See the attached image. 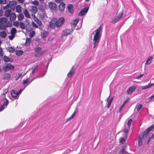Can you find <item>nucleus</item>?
<instances>
[{
  "mask_svg": "<svg viewBox=\"0 0 154 154\" xmlns=\"http://www.w3.org/2000/svg\"><path fill=\"white\" fill-rule=\"evenodd\" d=\"M16 5V2L15 1H11L9 3L10 7L12 10L14 9Z\"/></svg>",
  "mask_w": 154,
  "mask_h": 154,
  "instance_id": "a211bd4d",
  "label": "nucleus"
},
{
  "mask_svg": "<svg viewBox=\"0 0 154 154\" xmlns=\"http://www.w3.org/2000/svg\"><path fill=\"white\" fill-rule=\"evenodd\" d=\"M29 81V78H27L26 80H23V84L24 85L28 83Z\"/></svg>",
  "mask_w": 154,
  "mask_h": 154,
  "instance_id": "3c124183",
  "label": "nucleus"
},
{
  "mask_svg": "<svg viewBox=\"0 0 154 154\" xmlns=\"http://www.w3.org/2000/svg\"><path fill=\"white\" fill-rule=\"evenodd\" d=\"M68 9L69 12L72 13L73 12V6L72 4H69L68 6Z\"/></svg>",
  "mask_w": 154,
  "mask_h": 154,
  "instance_id": "cd10ccee",
  "label": "nucleus"
},
{
  "mask_svg": "<svg viewBox=\"0 0 154 154\" xmlns=\"http://www.w3.org/2000/svg\"><path fill=\"white\" fill-rule=\"evenodd\" d=\"M0 3L1 4H5L6 3V0H0Z\"/></svg>",
  "mask_w": 154,
  "mask_h": 154,
  "instance_id": "e2e57ef3",
  "label": "nucleus"
},
{
  "mask_svg": "<svg viewBox=\"0 0 154 154\" xmlns=\"http://www.w3.org/2000/svg\"><path fill=\"white\" fill-rule=\"evenodd\" d=\"M8 92L7 89H5L4 90L3 94L4 95L5 94Z\"/></svg>",
  "mask_w": 154,
  "mask_h": 154,
  "instance_id": "774afa93",
  "label": "nucleus"
},
{
  "mask_svg": "<svg viewBox=\"0 0 154 154\" xmlns=\"http://www.w3.org/2000/svg\"><path fill=\"white\" fill-rule=\"evenodd\" d=\"M125 139L123 137H121L120 138L119 141L121 143L124 144V142H125Z\"/></svg>",
  "mask_w": 154,
  "mask_h": 154,
  "instance_id": "de8ad7c7",
  "label": "nucleus"
},
{
  "mask_svg": "<svg viewBox=\"0 0 154 154\" xmlns=\"http://www.w3.org/2000/svg\"><path fill=\"white\" fill-rule=\"evenodd\" d=\"M35 71L34 70L32 69V72L30 74V77H32L33 76V75L35 73Z\"/></svg>",
  "mask_w": 154,
  "mask_h": 154,
  "instance_id": "052dcab7",
  "label": "nucleus"
},
{
  "mask_svg": "<svg viewBox=\"0 0 154 154\" xmlns=\"http://www.w3.org/2000/svg\"><path fill=\"white\" fill-rule=\"evenodd\" d=\"M142 138L141 137H139L138 139V144L139 146H140L142 144Z\"/></svg>",
  "mask_w": 154,
  "mask_h": 154,
  "instance_id": "58836bf2",
  "label": "nucleus"
},
{
  "mask_svg": "<svg viewBox=\"0 0 154 154\" xmlns=\"http://www.w3.org/2000/svg\"><path fill=\"white\" fill-rule=\"evenodd\" d=\"M3 55V51L1 47H0V56L2 57Z\"/></svg>",
  "mask_w": 154,
  "mask_h": 154,
  "instance_id": "6e6d98bb",
  "label": "nucleus"
},
{
  "mask_svg": "<svg viewBox=\"0 0 154 154\" xmlns=\"http://www.w3.org/2000/svg\"><path fill=\"white\" fill-rule=\"evenodd\" d=\"M110 95H109V97L107 98V102L108 103L107 106L108 108H109V107L113 99L112 97L110 99Z\"/></svg>",
  "mask_w": 154,
  "mask_h": 154,
  "instance_id": "6ab92c4d",
  "label": "nucleus"
},
{
  "mask_svg": "<svg viewBox=\"0 0 154 154\" xmlns=\"http://www.w3.org/2000/svg\"><path fill=\"white\" fill-rule=\"evenodd\" d=\"M8 51L11 53H13L14 51V48L12 47H9L8 48Z\"/></svg>",
  "mask_w": 154,
  "mask_h": 154,
  "instance_id": "a18cd8bd",
  "label": "nucleus"
},
{
  "mask_svg": "<svg viewBox=\"0 0 154 154\" xmlns=\"http://www.w3.org/2000/svg\"><path fill=\"white\" fill-rule=\"evenodd\" d=\"M47 68H46L45 69V73L44 74H41V75H38V76H37L36 77L34 78L30 82H32L33 80H34V79H36V78H41V77H43L45 75V73H46V72H47Z\"/></svg>",
  "mask_w": 154,
  "mask_h": 154,
  "instance_id": "393cba45",
  "label": "nucleus"
},
{
  "mask_svg": "<svg viewBox=\"0 0 154 154\" xmlns=\"http://www.w3.org/2000/svg\"><path fill=\"white\" fill-rule=\"evenodd\" d=\"M23 13L26 17L28 18H30V15L27 9H25L23 11Z\"/></svg>",
  "mask_w": 154,
  "mask_h": 154,
  "instance_id": "412c9836",
  "label": "nucleus"
},
{
  "mask_svg": "<svg viewBox=\"0 0 154 154\" xmlns=\"http://www.w3.org/2000/svg\"><path fill=\"white\" fill-rule=\"evenodd\" d=\"M23 76V75H22V73H17L16 76L14 77L15 81H17L20 78L22 79Z\"/></svg>",
  "mask_w": 154,
  "mask_h": 154,
  "instance_id": "f3484780",
  "label": "nucleus"
},
{
  "mask_svg": "<svg viewBox=\"0 0 154 154\" xmlns=\"http://www.w3.org/2000/svg\"><path fill=\"white\" fill-rule=\"evenodd\" d=\"M17 32V30L15 28H12L11 31V35H15Z\"/></svg>",
  "mask_w": 154,
  "mask_h": 154,
  "instance_id": "e433bc0d",
  "label": "nucleus"
},
{
  "mask_svg": "<svg viewBox=\"0 0 154 154\" xmlns=\"http://www.w3.org/2000/svg\"><path fill=\"white\" fill-rule=\"evenodd\" d=\"M32 3L36 6H37L38 5L39 3L37 1H34L32 2Z\"/></svg>",
  "mask_w": 154,
  "mask_h": 154,
  "instance_id": "09e8293b",
  "label": "nucleus"
},
{
  "mask_svg": "<svg viewBox=\"0 0 154 154\" xmlns=\"http://www.w3.org/2000/svg\"><path fill=\"white\" fill-rule=\"evenodd\" d=\"M19 23L18 21H15L13 23V25L14 26L18 27L19 26Z\"/></svg>",
  "mask_w": 154,
  "mask_h": 154,
  "instance_id": "8fccbe9b",
  "label": "nucleus"
},
{
  "mask_svg": "<svg viewBox=\"0 0 154 154\" xmlns=\"http://www.w3.org/2000/svg\"><path fill=\"white\" fill-rule=\"evenodd\" d=\"M143 106L141 104H139L137 107V111H139L142 108Z\"/></svg>",
  "mask_w": 154,
  "mask_h": 154,
  "instance_id": "a19ab883",
  "label": "nucleus"
},
{
  "mask_svg": "<svg viewBox=\"0 0 154 154\" xmlns=\"http://www.w3.org/2000/svg\"><path fill=\"white\" fill-rule=\"evenodd\" d=\"M75 112H74L73 113L71 116L69 118V119H72L74 116L75 114Z\"/></svg>",
  "mask_w": 154,
  "mask_h": 154,
  "instance_id": "69168bd1",
  "label": "nucleus"
},
{
  "mask_svg": "<svg viewBox=\"0 0 154 154\" xmlns=\"http://www.w3.org/2000/svg\"><path fill=\"white\" fill-rule=\"evenodd\" d=\"M38 65L36 64L33 66L32 69L35 71H37L38 70Z\"/></svg>",
  "mask_w": 154,
  "mask_h": 154,
  "instance_id": "c03bdc74",
  "label": "nucleus"
},
{
  "mask_svg": "<svg viewBox=\"0 0 154 154\" xmlns=\"http://www.w3.org/2000/svg\"><path fill=\"white\" fill-rule=\"evenodd\" d=\"M123 14V13L122 12L120 14L118 15L117 17H114L112 20V22L115 24L119 20H120Z\"/></svg>",
  "mask_w": 154,
  "mask_h": 154,
  "instance_id": "9b49d317",
  "label": "nucleus"
},
{
  "mask_svg": "<svg viewBox=\"0 0 154 154\" xmlns=\"http://www.w3.org/2000/svg\"><path fill=\"white\" fill-rule=\"evenodd\" d=\"M147 99L149 100V101L154 100V94L152 96L149 97Z\"/></svg>",
  "mask_w": 154,
  "mask_h": 154,
  "instance_id": "49530a36",
  "label": "nucleus"
},
{
  "mask_svg": "<svg viewBox=\"0 0 154 154\" xmlns=\"http://www.w3.org/2000/svg\"><path fill=\"white\" fill-rule=\"evenodd\" d=\"M15 35H12L9 36V38L10 40H12L14 37Z\"/></svg>",
  "mask_w": 154,
  "mask_h": 154,
  "instance_id": "680f3d73",
  "label": "nucleus"
},
{
  "mask_svg": "<svg viewBox=\"0 0 154 154\" xmlns=\"http://www.w3.org/2000/svg\"><path fill=\"white\" fill-rule=\"evenodd\" d=\"M79 21V20L78 19H74L71 23L72 26L75 27L78 23Z\"/></svg>",
  "mask_w": 154,
  "mask_h": 154,
  "instance_id": "bb28decb",
  "label": "nucleus"
},
{
  "mask_svg": "<svg viewBox=\"0 0 154 154\" xmlns=\"http://www.w3.org/2000/svg\"><path fill=\"white\" fill-rule=\"evenodd\" d=\"M153 59V58L152 57H149L147 59L145 64L146 65H149L150 64L152 60Z\"/></svg>",
  "mask_w": 154,
  "mask_h": 154,
  "instance_id": "5701e85b",
  "label": "nucleus"
},
{
  "mask_svg": "<svg viewBox=\"0 0 154 154\" xmlns=\"http://www.w3.org/2000/svg\"><path fill=\"white\" fill-rule=\"evenodd\" d=\"M38 17L41 20L46 19L47 17L46 12L44 11H39L38 13Z\"/></svg>",
  "mask_w": 154,
  "mask_h": 154,
  "instance_id": "39448f33",
  "label": "nucleus"
},
{
  "mask_svg": "<svg viewBox=\"0 0 154 154\" xmlns=\"http://www.w3.org/2000/svg\"><path fill=\"white\" fill-rule=\"evenodd\" d=\"M42 48L38 46H37L35 48V52L37 53L35 55V57H40L43 55L44 52L42 51Z\"/></svg>",
  "mask_w": 154,
  "mask_h": 154,
  "instance_id": "7ed1b4c3",
  "label": "nucleus"
},
{
  "mask_svg": "<svg viewBox=\"0 0 154 154\" xmlns=\"http://www.w3.org/2000/svg\"><path fill=\"white\" fill-rule=\"evenodd\" d=\"M127 145H125L122 148V149L120 151L119 154H124L126 152L125 149L127 147Z\"/></svg>",
  "mask_w": 154,
  "mask_h": 154,
  "instance_id": "a878e982",
  "label": "nucleus"
},
{
  "mask_svg": "<svg viewBox=\"0 0 154 154\" xmlns=\"http://www.w3.org/2000/svg\"><path fill=\"white\" fill-rule=\"evenodd\" d=\"M10 7V5L9 4H8L5 6H4L3 7V8L4 9H6L9 8Z\"/></svg>",
  "mask_w": 154,
  "mask_h": 154,
  "instance_id": "4d7b16f0",
  "label": "nucleus"
},
{
  "mask_svg": "<svg viewBox=\"0 0 154 154\" xmlns=\"http://www.w3.org/2000/svg\"><path fill=\"white\" fill-rule=\"evenodd\" d=\"M154 85V84H149L147 85L143 86L142 87V89H146L149 88L152 85Z\"/></svg>",
  "mask_w": 154,
  "mask_h": 154,
  "instance_id": "c9c22d12",
  "label": "nucleus"
},
{
  "mask_svg": "<svg viewBox=\"0 0 154 154\" xmlns=\"http://www.w3.org/2000/svg\"><path fill=\"white\" fill-rule=\"evenodd\" d=\"M16 11L18 13H20L21 12V7L19 5H17L16 7Z\"/></svg>",
  "mask_w": 154,
  "mask_h": 154,
  "instance_id": "72a5a7b5",
  "label": "nucleus"
},
{
  "mask_svg": "<svg viewBox=\"0 0 154 154\" xmlns=\"http://www.w3.org/2000/svg\"><path fill=\"white\" fill-rule=\"evenodd\" d=\"M14 68V66L12 65L10 63L7 64L6 66H3V69L5 70L8 69H12Z\"/></svg>",
  "mask_w": 154,
  "mask_h": 154,
  "instance_id": "dca6fc26",
  "label": "nucleus"
},
{
  "mask_svg": "<svg viewBox=\"0 0 154 154\" xmlns=\"http://www.w3.org/2000/svg\"><path fill=\"white\" fill-rule=\"evenodd\" d=\"M128 129L129 128H125L123 130L124 132L126 134H127L128 132Z\"/></svg>",
  "mask_w": 154,
  "mask_h": 154,
  "instance_id": "0e129e2a",
  "label": "nucleus"
},
{
  "mask_svg": "<svg viewBox=\"0 0 154 154\" xmlns=\"http://www.w3.org/2000/svg\"><path fill=\"white\" fill-rule=\"evenodd\" d=\"M18 20L20 21L23 20L24 18V16L22 14H20L18 15Z\"/></svg>",
  "mask_w": 154,
  "mask_h": 154,
  "instance_id": "f704fd0d",
  "label": "nucleus"
},
{
  "mask_svg": "<svg viewBox=\"0 0 154 154\" xmlns=\"http://www.w3.org/2000/svg\"><path fill=\"white\" fill-rule=\"evenodd\" d=\"M32 18L38 26H41L42 25V23L41 20L37 18L35 15H34V17H32Z\"/></svg>",
  "mask_w": 154,
  "mask_h": 154,
  "instance_id": "4468645a",
  "label": "nucleus"
},
{
  "mask_svg": "<svg viewBox=\"0 0 154 154\" xmlns=\"http://www.w3.org/2000/svg\"><path fill=\"white\" fill-rule=\"evenodd\" d=\"M23 51L20 50L17 51L16 52V54L17 55L20 56L22 55L23 53Z\"/></svg>",
  "mask_w": 154,
  "mask_h": 154,
  "instance_id": "37998d69",
  "label": "nucleus"
},
{
  "mask_svg": "<svg viewBox=\"0 0 154 154\" xmlns=\"http://www.w3.org/2000/svg\"><path fill=\"white\" fill-rule=\"evenodd\" d=\"M31 41L30 38H26V42L25 43V46H28L31 43Z\"/></svg>",
  "mask_w": 154,
  "mask_h": 154,
  "instance_id": "2f4dec72",
  "label": "nucleus"
},
{
  "mask_svg": "<svg viewBox=\"0 0 154 154\" xmlns=\"http://www.w3.org/2000/svg\"><path fill=\"white\" fill-rule=\"evenodd\" d=\"M48 7L51 10L54 11L56 10L57 9V5L54 2H49L48 4Z\"/></svg>",
  "mask_w": 154,
  "mask_h": 154,
  "instance_id": "9d476101",
  "label": "nucleus"
},
{
  "mask_svg": "<svg viewBox=\"0 0 154 154\" xmlns=\"http://www.w3.org/2000/svg\"><path fill=\"white\" fill-rule=\"evenodd\" d=\"M4 100L5 101L4 102V103L0 108V112L3 110L5 108H6L8 104L9 101L5 98L4 99Z\"/></svg>",
  "mask_w": 154,
  "mask_h": 154,
  "instance_id": "1a4fd4ad",
  "label": "nucleus"
},
{
  "mask_svg": "<svg viewBox=\"0 0 154 154\" xmlns=\"http://www.w3.org/2000/svg\"><path fill=\"white\" fill-rule=\"evenodd\" d=\"M11 21L14 20L16 18V15L14 13H12L9 16Z\"/></svg>",
  "mask_w": 154,
  "mask_h": 154,
  "instance_id": "b1692460",
  "label": "nucleus"
},
{
  "mask_svg": "<svg viewBox=\"0 0 154 154\" xmlns=\"http://www.w3.org/2000/svg\"><path fill=\"white\" fill-rule=\"evenodd\" d=\"M102 28L101 26H100L99 28L97 29L94 32L93 39L92 42V45H94L93 48H95L98 45L101 37L102 32Z\"/></svg>",
  "mask_w": 154,
  "mask_h": 154,
  "instance_id": "f257e3e1",
  "label": "nucleus"
},
{
  "mask_svg": "<svg viewBox=\"0 0 154 154\" xmlns=\"http://www.w3.org/2000/svg\"><path fill=\"white\" fill-rule=\"evenodd\" d=\"M65 7V4L63 2H61L59 6V10L62 11L64 10Z\"/></svg>",
  "mask_w": 154,
  "mask_h": 154,
  "instance_id": "4be33fe9",
  "label": "nucleus"
},
{
  "mask_svg": "<svg viewBox=\"0 0 154 154\" xmlns=\"http://www.w3.org/2000/svg\"><path fill=\"white\" fill-rule=\"evenodd\" d=\"M154 128V124H153L149 127L144 132L143 134V136L141 137L143 139H145L146 138L148 134L150 131H151Z\"/></svg>",
  "mask_w": 154,
  "mask_h": 154,
  "instance_id": "20e7f679",
  "label": "nucleus"
},
{
  "mask_svg": "<svg viewBox=\"0 0 154 154\" xmlns=\"http://www.w3.org/2000/svg\"><path fill=\"white\" fill-rule=\"evenodd\" d=\"M136 89V87L133 85L129 87L127 90V92L128 94H130L134 91Z\"/></svg>",
  "mask_w": 154,
  "mask_h": 154,
  "instance_id": "f8f14e48",
  "label": "nucleus"
},
{
  "mask_svg": "<svg viewBox=\"0 0 154 154\" xmlns=\"http://www.w3.org/2000/svg\"><path fill=\"white\" fill-rule=\"evenodd\" d=\"M132 122V120L131 119H130L128 120V122H127V125H128V128H129Z\"/></svg>",
  "mask_w": 154,
  "mask_h": 154,
  "instance_id": "79ce46f5",
  "label": "nucleus"
},
{
  "mask_svg": "<svg viewBox=\"0 0 154 154\" xmlns=\"http://www.w3.org/2000/svg\"><path fill=\"white\" fill-rule=\"evenodd\" d=\"M88 9L87 8H85L79 13V16H82L85 14L87 12Z\"/></svg>",
  "mask_w": 154,
  "mask_h": 154,
  "instance_id": "2eb2a0df",
  "label": "nucleus"
},
{
  "mask_svg": "<svg viewBox=\"0 0 154 154\" xmlns=\"http://www.w3.org/2000/svg\"><path fill=\"white\" fill-rule=\"evenodd\" d=\"M11 11L10 10H6L5 12V16L7 17H9L11 14Z\"/></svg>",
  "mask_w": 154,
  "mask_h": 154,
  "instance_id": "7c9ffc66",
  "label": "nucleus"
},
{
  "mask_svg": "<svg viewBox=\"0 0 154 154\" xmlns=\"http://www.w3.org/2000/svg\"><path fill=\"white\" fill-rule=\"evenodd\" d=\"M56 20V18H53L49 22L50 28L51 29H54L55 27V24L54 23Z\"/></svg>",
  "mask_w": 154,
  "mask_h": 154,
  "instance_id": "ddd939ff",
  "label": "nucleus"
},
{
  "mask_svg": "<svg viewBox=\"0 0 154 154\" xmlns=\"http://www.w3.org/2000/svg\"><path fill=\"white\" fill-rule=\"evenodd\" d=\"M11 94L12 97L14 98H16L18 95V93L16 91L12 90L11 92Z\"/></svg>",
  "mask_w": 154,
  "mask_h": 154,
  "instance_id": "aec40b11",
  "label": "nucleus"
},
{
  "mask_svg": "<svg viewBox=\"0 0 154 154\" xmlns=\"http://www.w3.org/2000/svg\"><path fill=\"white\" fill-rule=\"evenodd\" d=\"M74 70L73 69V67L67 74V76L69 77H71L74 72Z\"/></svg>",
  "mask_w": 154,
  "mask_h": 154,
  "instance_id": "c756f323",
  "label": "nucleus"
},
{
  "mask_svg": "<svg viewBox=\"0 0 154 154\" xmlns=\"http://www.w3.org/2000/svg\"><path fill=\"white\" fill-rule=\"evenodd\" d=\"M32 25L35 28H37L38 27V25H37V24L34 22H32Z\"/></svg>",
  "mask_w": 154,
  "mask_h": 154,
  "instance_id": "bf43d9fd",
  "label": "nucleus"
},
{
  "mask_svg": "<svg viewBox=\"0 0 154 154\" xmlns=\"http://www.w3.org/2000/svg\"><path fill=\"white\" fill-rule=\"evenodd\" d=\"M20 26L22 29H24L25 28V25L22 22L20 23Z\"/></svg>",
  "mask_w": 154,
  "mask_h": 154,
  "instance_id": "603ef678",
  "label": "nucleus"
},
{
  "mask_svg": "<svg viewBox=\"0 0 154 154\" xmlns=\"http://www.w3.org/2000/svg\"><path fill=\"white\" fill-rule=\"evenodd\" d=\"M116 151H111V152H109L107 153V154H116Z\"/></svg>",
  "mask_w": 154,
  "mask_h": 154,
  "instance_id": "13d9d810",
  "label": "nucleus"
},
{
  "mask_svg": "<svg viewBox=\"0 0 154 154\" xmlns=\"http://www.w3.org/2000/svg\"><path fill=\"white\" fill-rule=\"evenodd\" d=\"M63 0H55V1L56 2L58 3H60L62 2L63 1Z\"/></svg>",
  "mask_w": 154,
  "mask_h": 154,
  "instance_id": "338daca9",
  "label": "nucleus"
},
{
  "mask_svg": "<svg viewBox=\"0 0 154 154\" xmlns=\"http://www.w3.org/2000/svg\"><path fill=\"white\" fill-rule=\"evenodd\" d=\"M48 34V32L46 31H44L42 33V36L43 38H45L47 36Z\"/></svg>",
  "mask_w": 154,
  "mask_h": 154,
  "instance_id": "4c0bfd02",
  "label": "nucleus"
},
{
  "mask_svg": "<svg viewBox=\"0 0 154 154\" xmlns=\"http://www.w3.org/2000/svg\"><path fill=\"white\" fill-rule=\"evenodd\" d=\"M0 35L1 37L3 38H5L6 37L7 34L5 32L2 31L1 32Z\"/></svg>",
  "mask_w": 154,
  "mask_h": 154,
  "instance_id": "473e14b6",
  "label": "nucleus"
},
{
  "mask_svg": "<svg viewBox=\"0 0 154 154\" xmlns=\"http://www.w3.org/2000/svg\"><path fill=\"white\" fill-rule=\"evenodd\" d=\"M64 21V18L61 17L58 19V20H56L54 23L55 26L57 27H60L63 24Z\"/></svg>",
  "mask_w": 154,
  "mask_h": 154,
  "instance_id": "423d86ee",
  "label": "nucleus"
},
{
  "mask_svg": "<svg viewBox=\"0 0 154 154\" xmlns=\"http://www.w3.org/2000/svg\"><path fill=\"white\" fill-rule=\"evenodd\" d=\"M124 106H125V105H124V104H122V105L120 106V108L119 109V110H118V112H121V111H122V109L123 108Z\"/></svg>",
  "mask_w": 154,
  "mask_h": 154,
  "instance_id": "864d4df0",
  "label": "nucleus"
},
{
  "mask_svg": "<svg viewBox=\"0 0 154 154\" xmlns=\"http://www.w3.org/2000/svg\"><path fill=\"white\" fill-rule=\"evenodd\" d=\"M11 76L10 74L8 73L5 74L4 75L3 79L5 80H8L9 79Z\"/></svg>",
  "mask_w": 154,
  "mask_h": 154,
  "instance_id": "c85d7f7f",
  "label": "nucleus"
},
{
  "mask_svg": "<svg viewBox=\"0 0 154 154\" xmlns=\"http://www.w3.org/2000/svg\"><path fill=\"white\" fill-rule=\"evenodd\" d=\"M3 59L4 61L5 62H8L10 61V58L6 56L4 57Z\"/></svg>",
  "mask_w": 154,
  "mask_h": 154,
  "instance_id": "ea45409f",
  "label": "nucleus"
},
{
  "mask_svg": "<svg viewBox=\"0 0 154 154\" xmlns=\"http://www.w3.org/2000/svg\"><path fill=\"white\" fill-rule=\"evenodd\" d=\"M7 19L6 17H3L0 18V24H3L4 27H8L11 26V23L10 21L7 22Z\"/></svg>",
  "mask_w": 154,
  "mask_h": 154,
  "instance_id": "f03ea898",
  "label": "nucleus"
},
{
  "mask_svg": "<svg viewBox=\"0 0 154 154\" xmlns=\"http://www.w3.org/2000/svg\"><path fill=\"white\" fill-rule=\"evenodd\" d=\"M72 30L70 29H66L63 31L61 33V38L63 39L64 36H66L71 34Z\"/></svg>",
  "mask_w": 154,
  "mask_h": 154,
  "instance_id": "0eeeda50",
  "label": "nucleus"
},
{
  "mask_svg": "<svg viewBox=\"0 0 154 154\" xmlns=\"http://www.w3.org/2000/svg\"><path fill=\"white\" fill-rule=\"evenodd\" d=\"M35 32L34 31H33L32 32L30 33L29 34L30 37L32 38L35 34Z\"/></svg>",
  "mask_w": 154,
  "mask_h": 154,
  "instance_id": "5fc2aeb1",
  "label": "nucleus"
},
{
  "mask_svg": "<svg viewBox=\"0 0 154 154\" xmlns=\"http://www.w3.org/2000/svg\"><path fill=\"white\" fill-rule=\"evenodd\" d=\"M29 11L32 13V17H34V15H35V14L37 12L38 8L35 6H32L30 8Z\"/></svg>",
  "mask_w": 154,
  "mask_h": 154,
  "instance_id": "6e6552de",
  "label": "nucleus"
}]
</instances>
